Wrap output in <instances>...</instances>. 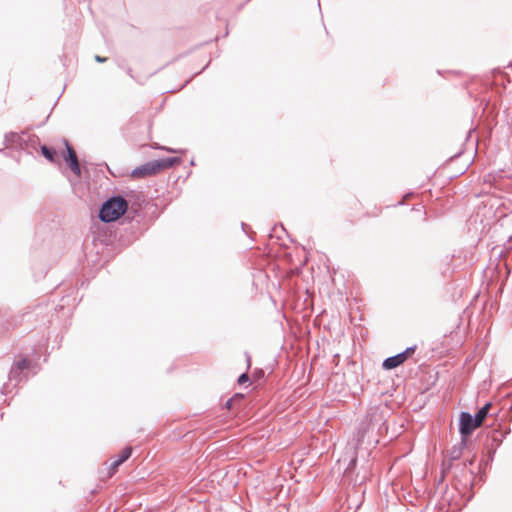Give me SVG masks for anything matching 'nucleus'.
Here are the masks:
<instances>
[{
    "label": "nucleus",
    "instance_id": "b1692460",
    "mask_svg": "<svg viewBox=\"0 0 512 512\" xmlns=\"http://www.w3.org/2000/svg\"><path fill=\"white\" fill-rule=\"evenodd\" d=\"M236 403L233 401V399L230 397L224 404V407L227 409V410H232L234 409Z\"/></svg>",
    "mask_w": 512,
    "mask_h": 512
},
{
    "label": "nucleus",
    "instance_id": "f8f14e48",
    "mask_svg": "<svg viewBox=\"0 0 512 512\" xmlns=\"http://www.w3.org/2000/svg\"><path fill=\"white\" fill-rule=\"evenodd\" d=\"M491 409H493L492 402H486L482 407H480L477 412L473 415L478 422L482 425L484 420L489 417L491 413Z\"/></svg>",
    "mask_w": 512,
    "mask_h": 512
},
{
    "label": "nucleus",
    "instance_id": "dca6fc26",
    "mask_svg": "<svg viewBox=\"0 0 512 512\" xmlns=\"http://www.w3.org/2000/svg\"><path fill=\"white\" fill-rule=\"evenodd\" d=\"M466 447L467 446H462V440L460 439V443L458 445L453 446L449 452L450 460H458L463 453V449Z\"/></svg>",
    "mask_w": 512,
    "mask_h": 512
},
{
    "label": "nucleus",
    "instance_id": "4be33fe9",
    "mask_svg": "<svg viewBox=\"0 0 512 512\" xmlns=\"http://www.w3.org/2000/svg\"><path fill=\"white\" fill-rule=\"evenodd\" d=\"M231 398L236 404H238L244 400L245 395L243 393H235Z\"/></svg>",
    "mask_w": 512,
    "mask_h": 512
},
{
    "label": "nucleus",
    "instance_id": "f03ea898",
    "mask_svg": "<svg viewBox=\"0 0 512 512\" xmlns=\"http://www.w3.org/2000/svg\"><path fill=\"white\" fill-rule=\"evenodd\" d=\"M128 210V201L121 194H112L100 206L98 217L103 223L120 219Z\"/></svg>",
    "mask_w": 512,
    "mask_h": 512
},
{
    "label": "nucleus",
    "instance_id": "a211bd4d",
    "mask_svg": "<svg viewBox=\"0 0 512 512\" xmlns=\"http://www.w3.org/2000/svg\"><path fill=\"white\" fill-rule=\"evenodd\" d=\"M247 382H250V377H249V373L248 371L246 370L245 372L241 373L237 379V383L239 385H243Z\"/></svg>",
    "mask_w": 512,
    "mask_h": 512
},
{
    "label": "nucleus",
    "instance_id": "1a4fd4ad",
    "mask_svg": "<svg viewBox=\"0 0 512 512\" xmlns=\"http://www.w3.org/2000/svg\"><path fill=\"white\" fill-rule=\"evenodd\" d=\"M349 482V485L352 486V489L355 492H360L359 488L363 486L370 479V473L367 468L362 467L361 471H358L356 474L351 475L346 478ZM366 493V489L361 491L362 499L364 498Z\"/></svg>",
    "mask_w": 512,
    "mask_h": 512
},
{
    "label": "nucleus",
    "instance_id": "423d86ee",
    "mask_svg": "<svg viewBox=\"0 0 512 512\" xmlns=\"http://www.w3.org/2000/svg\"><path fill=\"white\" fill-rule=\"evenodd\" d=\"M417 346H409L400 353L393 356L387 357L382 362V369L386 371L393 370L401 366L406 360H408L415 353Z\"/></svg>",
    "mask_w": 512,
    "mask_h": 512
},
{
    "label": "nucleus",
    "instance_id": "7c9ffc66",
    "mask_svg": "<svg viewBox=\"0 0 512 512\" xmlns=\"http://www.w3.org/2000/svg\"><path fill=\"white\" fill-rule=\"evenodd\" d=\"M470 476H471V479H470V485L472 486L474 484V479H475V474L472 470H469L468 471Z\"/></svg>",
    "mask_w": 512,
    "mask_h": 512
},
{
    "label": "nucleus",
    "instance_id": "de8ad7c7",
    "mask_svg": "<svg viewBox=\"0 0 512 512\" xmlns=\"http://www.w3.org/2000/svg\"><path fill=\"white\" fill-rule=\"evenodd\" d=\"M512 239V235L509 236V241Z\"/></svg>",
    "mask_w": 512,
    "mask_h": 512
},
{
    "label": "nucleus",
    "instance_id": "58836bf2",
    "mask_svg": "<svg viewBox=\"0 0 512 512\" xmlns=\"http://www.w3.org/2000/svg\"><path fill=\"white\" fill-rule=\"evenodd\" d=\"M510 208H511V212H512V203H509L506 209L510 210Z\"/></svg>",
    "mask_w": 512,
    "mask_h": 512
},
{
    "label": "nucleus",
    "instance_id": "6e6552de",
    "mask_svg": "<svg viewBox=\"0 0 512 512\" xmlns=\"http://www.w3.org/2000/svg\"><path fill=\"white\" fill-rule=\"evenodd\" d=\"M65 152L63 153L62 157L65 161L66 165L69 167V169L75 174L76 176L80 177L82 170L78 162L77 154L73 148V146L65 140Z\"/></svg>",
    "mask_w": 512,
    "mask_h": 512
},
{
    "label": "nucleus",
    "instance_id": "2f4dec72",
    "mask_svg": "<svg viewBox=\"0 0 512 512\" xmlns=\"http://www.w3.org/2000/svg\"><path fill=\"white\" fill-rule=\"evenodd\" d=\"M8 387H9L8 384H4L3 387L1 388V393L2 394H7Z\"/></svg>",
    "mask_w": 512,
    "mask_h": 512
},
{
    "label": "nucleus",
    "instance_id": "6ab92c4d",
    "mask_svg": "<svg viewBox=\"0 0 512 512\" xmlns=\"http://www.w3.org/2000/svg\"><path fill=\"white\" fill-rule=\"evenodd\" d=\"M210 62H211V60H209V61H208V63H207V64L202 68V70H201V71L194 73V74H193L189 79H187V80H186V81L181 85V87H180V89H179V90H181V89H183L184 87H186L194 77H196L197 75L201 74V73H202V72H203V71H204V70L209 66Z\"/></svg>",
    "mask_w": 512,
    "mask_h": 512
},
{
    "label": "nucleus",
    "instance_id": "9b49d317",
    "mask_svg": "<svg viewBox=\"0 0 512 512\" xmlns=\"http://www.w3.org/2000/svg\"><path fill=\"white\" fill-rule=\"evenodd\" d=\"M4 144L7 147H11L14 145L22 147L24 144V139L19 133L10 131L5 133L4 135Z\"/></svg>",
    "mask_w": 512,
    "mask_h": 512
},
{
    "label": "nucleus",
    "instance_id": "37998d69",
    "mask_svg": "<svg viewBox=\"0 0 512 512\" xmlns=\"http://www.w3.org/2000/svg\"><path fill=\"white\" fill-rule=\"evenodd\" d=\"M190 165H195L194 159L190 161Z\"/></svg>",
    "mask_w": 512,
    "mask_h": 512
},
{
    "label": "nucleus",
    "instance_id": "e433bc0d",
    "mask_svg": "<svg viewBox=\"0 0 512 512\" xmlns=\"http://www.w3.org/2000/svg\"><path fill=\"white\" fill-rule=\"evenodd\" d=\"M362 503H363V499L357 504L356 510L354 512H357V510L361 507Z\"/></svg>",
    "mask_w": 512,
    "mask_h": 512
},
{
    "label": "nucleus",
    "instance_id": "72a5a7b5",
    "mask_svg": "<svg viewBox=\"0 0 512 512\" xmlns=\"http://www.w3.org/2000/svg\"><path fill=\"white\" fill-rule=\"evenodd\" d=\"M413 196H414V192H408V193H406V194L403 196V198H404V199H407V198H410V197H413Z\"/></svg>",
    "mask_w": 512,
    "mask_h": 512
},
{
    "label": "nucleus",
    "instance_id": "f3484780",
    "mask_svg": "<svg viewBox=\"0 0 512 512\" xmlns=\"http://www.w3.org/2000/svg\"><path fill=\"white\" fill-rule=\"evenodd\" d=\"M132 452H133V448L131 446H126L120 452V454L117 456L116 461H118L119 463L123 464L124 462H126L131 457Z\"/></svg>",
    "mask_w": 512,
    "mask_h": 512
},
{
    "label": "nucleus",
    "instance_id": "c756f323",
    "mask_svg": "<svg viewBox=\"0 0 512 512\" xmlns=\"http://www.w3.org/2000/svg\"><path fill=\"white\" fill-rule=\"evenodd\" d=\"M44 230V227L39 226L36 231V238H40L42 231Z\"/></svg>",
    "mask_w": 512,
    "mask_h": 512
},
{
    "label": "nucleus",
    "instance_id": "9d476101",
    "mask_svg": "<svg viewBox=\"0 0 512 512\" xmlns=\"http://www.w3.org/2000/svg\"><path fill=\"white\" fill-rule=\"evenodd\" d=\"M20 323L17 317L4 314L0 316V336L16 327Z\"/></svg>",
    "mask_w": 512,
    "mask_h": 512
},
{
    "label": "nucleus",
    "instance_id": "c03bdc74",
    "mask_svg": "<svg viewBox=\"0 0 512 512\" xmlns=\"http://www.w3.org/2000/svg\"><path fill=\"white\" fill-rule=\"evenodd\" d=\"M442 481H443V475L440 477L439 483H441Z\"/></svg>",
    "mask_w": 512,
    "mask_h": 512
},
{
    "label": "nucleus",
    "instance_id": "ddd939ff",
    "mask_svg": "<svg viewBox=\"0 0 512 512\" xmlns=\"http://www.w3.org/2000/svg\"><path fill=\"white\" fill-rule=\"evenodd\" d=\"M357 465H358V455H357V451L355 450L354 453H353V456L350 458V460L348 462V465L345 468L342 476L344 478H347V477H350L353 474H356L357 473L356 472Z\"/></svg>",
    "mask_w": 512,
    "mask_h": 512
},
{
    "label": "nucleus",
    "instance_id": "412c9836",
    "mask_svg": "<svg viewBox=\"0 0 512 512\" xmlns=\"http://www.w3.org/2000/svg\"><path fill=\"white\" fill-rule=\"evenodd\" d=\"M70 299H71L70 295L63 296L61 299L62 304L59 305V308L63 309L65 306H69Z\"/></svg>",
    "mask_w": 512,
    "mask_h": 512
},
{
    "label": "nucleus",
    "instance_id": "2eb2a0df",
    "mask_svg": "<svg viewBox=\"0 0 512 512\" xmlns=\"http://www.w3.org/2000/svg\"><path fill=\"white\" fill-rule=\"evenodd\" d=\"M164 169H169L171 167L178 166L182 162V158L179 156H170L161 158Z\"/></svg>",
    "mask_w": 512,
    "mask_h": 512
},
{
    "label": "nucleus",
    "instance_id": "f257e3e1",
    "mask_svg": "<svg viewBox=\"0 0 512 512\" xmlns=\"http://www.w3.org/2000/svg\"><path fill=\"white\" fill-rule=\"evenodd\" d=\"M511 432L509 427L503 428L499 425L495 429H487L485 431V440L483 443L482 458L479 462L480 480L485 478L486 470L491 466L496 451L502 444L506 436Z\"/></svg>",
    "mask_w": 512,
    "mask_h": 512
},
{
    "label": "nucleus",
    "instance_id": "473e14b6",
    "mask_svg": "<svg viewBox=\"0 0 512 512\" xmlns=\"http://www.w3.org/2000/svg\"><path fill=\"white\" fill-rule=\"evenodd\" d=\"M164 149H165L167 152H170V153H177V152H179V151H180V150H176V149H172V148H167V147H165Z\"/></svg>",
    "mask_w": 512,
    "mask_h": 512
},
{
    "label": "nucleus",
    "instance_id": "cd10ccee",
    "mask_svg": "<svg viewBox=\"0 0 512 512\" xmlns=\"http://www.w3.org/2000/svg\"><path fill=\"white\" fill-rule=\"evenodd\" d=\"M475 462V456L472 457L471 459L467 460L465 463H464V467H467V466H472Z\"/></svg>",
    "mask_w": 512,
    "mask_h": 512
},
{
    "label": "nucleus",
    "instance_id": "a878e982",
    "mask_svg": "<svg viewBox=\"0 0 512 512\" xmlns=\"http://www.w3.org/2000/svg\"><path fill=\"white\" fill-rule=\"evenodd\" d=\"M500 412H501L500 408H495L493 406V409H491V413H490L489 417H495L497 419L499 414H500Z\"/></svg>",
    "mask_w": 512,
    "mask_h": 512
},
{
    "label": "nucleus",
    "instance_id": "ea45409f",
    "mask_svg": "<svg viewBox=\"0 0 512 512\" xmlns=\"http://www.w3.org/2000/svg\"><path fill=\"white\" fill-rule=\"evenodd\" d=\"M413 210L420 211V209L418 207H416V206L413 207Z\"/></svg>",
    "mask_w": 512,
    "mask_h": 512
},
{
    "label": "nucleus",
    "instance_id": "c85d7f7f",
    "mask_svg": "<svg viewBox=\"0 0 512 512\" xmlns=\"http://www.w3.org/2000/svg\"><path fill=\"white\" fill-rule=\"evenodd\" d=\"M241 228H242L243 232L246 233L251 238L250 234L246 230L248 228V225L245 224L244 222H242L241 223Z\"/></svg>",
    "mask_w": 512,
    "mask_h": 512
},
{
    "label": "nucleus",
    "instance_id": "aec40b11",
    "mask_svg": "<svg viewBox=\"0 0 512 512\" xmlns=\"http://www.w3.org/2000/svg\"><path fill=\"white\" fill-rule=\"evenodd\" d=\"M121 465H122L121 463L114 460L109 466V474L113 475L118 470L119 466H121Z\"/></svg>",
    "mask_w": 512,
    "mask_h": 512
},
{
    "label": "nucleus",
    "instance_id": "bb28decb",
    "mask_svg": "<svg viewBox=\"0 0 512 512\" xmlns=\"http://www.w3.org/2000/svg\"><path fill=\"white\" fill-rule=\"evenodd\" d=\"M94 59L98 63H105L108 60L107 57H103V56H100V55H95Z\"/></svg>",
    "mask_w": 512,
    "mask_h": 512
},
{
    "label": "nucleus",
    "instance_id": "4c0bfd02",
    "mask_svg": "<svg viewBox=\"0 0 512 512\" xmlns=\"http://www.w3.org/2000/svg\"><path fill=\"white\" fill-rule=\"evenodd\" d=\"M127 74H129L131 77H133V75H132V69H131V68H127Z\"/></svg>",
    "mask_w": 512,
    "mask_h": 512
},
{
    "label": "nucleus",
    "instance_id": "7ed1b4c3",
    "mask_svg": "<svg viewBox=\"0 0 512 512\" xmlns=\"http://www.w3.org/2000/svg\"><path fill=\"white\" fill-rule=\"evenodd\" d=\"M481 424L468 411H461L458 419V431L462 440V446H468L470 437Z\"/></svg>",
    "mask_w": 512,
    "mask_h": 512
},
{
    "label": "nucleus",
    "instance_id": "20e7f679",
    "mask_svg": "<svg viewBox=\"0 0 512 512\" xmlns=\"http://www.w3.org/2000/svg\"><path fill=\"white\" fill-rule=\"evenodd\" d=\"M32 367V361L26 357L14 362L8 375L9 382H15L14 387H16L19 383L27 381Z\"/></svg>",
    "mask_w": 512,
    "mask_h": 512
},
{
    "label": "nucleus",
    "instance_id": "a18cd8bd",
    "mask_svg": "<svg viewBox=\"0 0 512 512\" xmlns=\"http://www.w3.org/2000/svg\"><path fill=\"white\" fill-rule=\"evenodd\" d=\"M280 228H281L283 231H285L284 226H283L282 224H280Z\"/></svg>",
    "mask_w": 512,
    "mask_h": 512
},
{
    "label": "nucleus",
    "instance_id": "c9c22d12",
    "mask_svg": "<svg viewBox=\"0 0 512 512\" xmlns=\"http://www.w3.org/2000/svg\"><path fill=\"white\" fill-rule=\"evenodd\" d=\"M402 205H404V198L402 200L398 201L395 206H402Z\"/></svg>",
    "mask_w": 512,
    "mask_h": 512
},
{
    "label": "nucleus",
    "instance_id": "79ce46f5",
    "mask_svg": "<svg viewBox=\"0 0 512 512\" xmlns=\"http://www.w3.org/2000/svg\"><path fill=\"white\" fill-rule=\"evenodd\" d=\"M181 57H182V55H178V56H176V57H175V60H178V59H180Z\"/></svg>",
    "mask_w": 512,
    "mask_h": 512
},
{
    "label": "nucleus",
    "instance_id": "0eeeda50",
    "mask_svg": "<svg viewBox=\"0 0 512 512\" xmlns=\"http://www.w3.org/2000/svg\"><path fill=\"white\" fill-rule=\"evenodd\" d=\"M162 161L161 158L148 161L134 168L131 172V176L140 178L156 175L165 170Z\"/></svg>",
    "mask_w": 512,
    "mask_h": 512
},
{
    "label": "nucleus",
    "instance_id": "39448f33",
    "mask_svg": "<svg viewBox=\"0 0 512 512\" xmlns=\"http://www.w3.org/2000/svg\"><path fill=\"white\" fill-rule=\"evenodd\" d=\"M40 250L43 256L47 254L48 260L51 263L55 262L61 256L63 251L61 236L55 234L48 240L43 239Z\"/></svg>",
    "mask_w": 512,
    "mask_h": 512
},
{
    "label": "nucleus",
    "instance_id": "393cba45",
    "mask_svg": "<svg viewBox=\"0 0 512 512\" xmlns=\"http://www.w3.org/2000/svg\"><path fill=\"white\" fill-rule=\"evenodd\" d=\"M505 418V420H507L508 422H511L512 421V401H511V404L506 412V414L503 416Z\"/></svg>",
    "mask_w": 512,
    "mask_h": 512
},
{
    "label": "nucleus",
    "instance_id": "f704fd0d",
    "mask_svg": "<svg viewBox=\"0 0 512 512\" xmlns=\"http://www.w3.org/2000/svg\"><path fill=\"white\" fill-rule=\"evenodd\" d=\"M460 155H461V152H458V153H456L455 155L451 156V157L449 158V160H454V159L458 158Z\"/></svg>",
    "mask_w": 512,
    "mask_h": 512
},
{
    "label": "nucleus",
    "instance_id": "5701e85b",
    "mask_svg": "<svg viewBox=\"0 0 512 512\" xmlns=\"http://www.w3.org/2000/svg\"><path fill=\"white\" fill-rule=\"evenodd\" d=\"M244 356L246 359V370L249 371L251 368V362H252L251 355L249 354V352L245 351Z\"/></svg>",
    "mask_w": 512,
    "mask_h": 512
},
{
    "label": "nucleus",
    "instance_id": "4468645a",
    "mask_svg": "<svg viewBox=\"0 0 512 512\" xmlns=\"http://www.w3.org/2000/svg\"><path fill=\"white\" fill-rule=\"evenodd\" d=\"M40 151L42 156L49 162L54 163L56 161L57 151L55 150V148L43 144L40 146Z\"/></svg>",
    "mask_w": 512,
    "mask_h": 512
},
{
    "label": "nucleus",
    "instance_id": "49530a36",
    "mask_svg": "<svg viewBox=\"0 0 512 512\" xmlns=\"http://www.w3.org/2000/svg\"><path fill=\"white\" fill-rule=\"evenodd\" d=\"M508 66H509V67H512V61L509 63V65H508Z\"/></svg>",
    "mask_w": 512,
    "mask_h": 512
},
{
    "label": "nucleus",
    "instance_id": "a19ab883",
    "mask_svg": "<svg viewBox=\"0 0 512 512\" xmlns=\"http://www.w3.org/2000/svg\"><path fill=\"white\" fill-rule=\"evenodd\" d=\"M277 227H278V226H277V225H275V226L273 227V229H272V232H275V231H276V229H277Z\"/></svg>",
    "mask_w": 512,
    "mask_h": 512
}]
</instances>
